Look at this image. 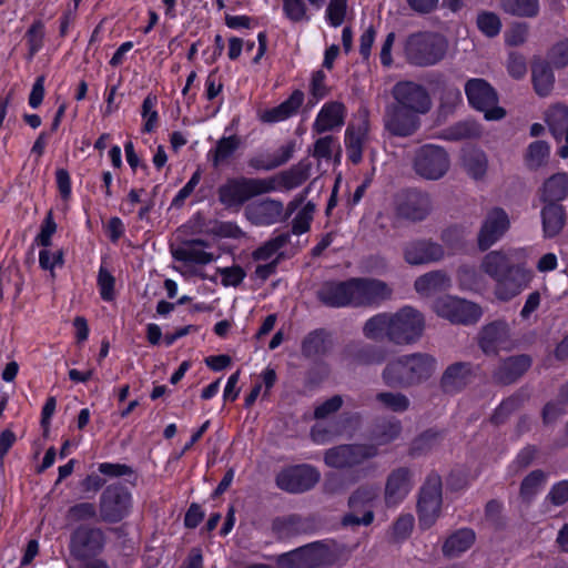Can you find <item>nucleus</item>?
I'll list each match as a JSON object with an SVG mask.
<instances>
[{
    "label": "nucleus",
    "mask_w": 568,
    "mask_h": 568,
    "mask_svg": "<svg viewBox=\"0 0 568 568\" xmlns=\"http://www.w3.org/2000/svg\"><path fill=\"white\" fill-rule=\"evenodd\" d=\"M510 222L507 213L500 207H494L490 210L479 230L477 242L480 251L488 250L509 229Z\"/></svg>",
    "instance_id": "b1692460"
},
{
    "label": "nucleus",
    "mask_w": 568,
    "mask_h": 568,
    "mask_svg": "<svg viewBox=\"0 0 568 568\" xmlns=\"http://www.w3.org/2000/svg\"><path fill=\"white\" fill-rule=\"evenodd\" d=\"M480 268L494 281V294L503 302L519 295L534 277L526 263L517 261L516 250L490 251L484 256Z\"/></svg>",
    "instance_id": "f257e3e1"
},
{
    "label": "nucleus",
    "mask_w": 568,
    "mask_h": 568,
    "mask_svg": "<svg viewBox=\"0 0 568 568\" xmlns=\"http://www.w3.org/2000/svg\"><path fill=\"white\" fill-rule=\"evenodd\" d=\"M114 276L103 266L100 267L98 274V286L102 300L110 302L114 298Z\"/></svg>",
    "instance_id": "13d9d810"
},
{
    "label": "nucleus",
    "mask_w": 568,
    "mask_h": 568,
    "mask_svg": "<svg viewBox=\"0 0 568 568\" xmlns=\"http://www.w3.org/2000/svg\"><path fill=\"white\" fill-rule=\"evenodd\" d=\"M333 554L327 545L315 541L281 556V562L291 568H315L332 562Z\"/></svg>",
    "instance_id": "f8f14e48"
},
{
    "label": "nucleus",
    "mask_w": 568,
    "mask_h": 568,
    "mask_svg": "<svg viewBox=\"0 0 568 568\" xmlns=\"http://www.w3.org/2000/svg\"><path fill=\"white\" fill-rule=\"evenodd\" d=\"M436 312L439 316L455 324H475L481 316V308L466 300L446 296L436 302Z\"/></svg>",
    "instance_id": "dca6fc26"
},
{
    "label": "nucleus",
    "mask_w": 568,
    "mask_h": 568,
    "mask_svg": "<svg viewBox=\"0 0 568 568\" xmlns=\"http://www.w3.org/2000/svg\"><path fill=\"white\" fill-rule=\"evenodd\" d=\"M325 79L326 75L322 70H318L313 73L310 91L314 100L308 101L310 105L316 104L318 100L323 99L328 94V89L325 84Z\"/></svg>",
    "instance_id": "bf43d9fd"
},
{
    "label": "nucleus",
    "mask_w": 568,
    "mask_h": 568,
    "mask_svg": "<svg viewBox=\"0 0 568 568\" xmlns=\"http://www.w3.org/2000/svg\"><path fill=\"white\" fill-rule=\"evenodd\" d=\"M240 139L236 135L223 136L216 143L215 149L209 152V159L214 168L224 163L240 146Z\"/></svg>",
    "instance_id": "a18cd8bd"
},
{
    "label": "nucleus",
    "mask_w": 568,
    "mask_h": 568,
    "mask_svg": "<svg viewBox=\"0 0 568 568\" xmlns=\"http://www.w3.org/2000/svg\"><path fill=\"white\" fill-rule=\"evenodd\" d=\"M501 511L503 504L497 499H490L485 506L486 520H488L497 529H500L505 526Z\"/></svg>",
    "instance_id": "0e129e2a"
},
{
    "label": "nucleus",
    "mask_w": 568,
    "mask_h": 568,
    "mask_svg": "<svg viewBox=\"0 0 568 568\" xmlns=\"http://www.w3.org/2000/svg\"><path fill=\"white\" fill-rule=\"evenodd\" d=\"M510 338L509 325L497 320L485 325L478 334V346L486 355H497Z\"/></svg>",
    "instance_id": "a878e982"
},
{
    "label": "nucleus",
    "mask_w": 568,
    "mask_h": 568,
    "mask_svg": "<svg viewBox=\"0 0 568 568\" xmlns=\"http://www.w3.org/2000/svg\"><path fill=\"white\" fill-rule=\"evenodd\" d=\"M332 341L329 333L324 328L310 332L302 341L301 352L306 358H320L329 353Z\"/></svg>",
    "instance_id": "2f4dec72"
},
{
    "label": "nucleus",
    "mask_w": 568,
    "mask_h": 568,
    "mask_svg": "<svg viewBox=\"0 0 568 568\" xmlns=\"http://www.w3.org/2000/svg\"><path fill=\"white\" fill-rule=\"evenodd\" d=\"M343 358L355 366H377L386 362L388 351L385 346L351 341L342 352Z\"/></svg>",
    "instance_id": "f3484780"
},
{
    "label": "nucleus",
    "mask_w": 568,
    "mask_h": 568,
    "mask_svg": "<svg viewBox=\"0 0 568 568\" xmlns=\"http://www.w3.org/2000/svg\"><path fill=\"white\" fill-rule=\"evenodd\" d=\"M414 286L418 293L430 294L448 288L450 278L445 271H432L417 277Z\"/></svg>",
    "instance_id": "e433bc0d"
},
{
    "label": "nucleus",
    "mask_w": 568,
    "mask_h": 568,
    "mask_svg": "<svg viewBox=\"0 0 568 568\" xmlns=\"http://www.w3.org/2000/svg\"><path fill=\"white\" fill-rule=\"evenodd\" d=\"M501 8L515 17L534 18L539 13V0H501Z\"/></svg>",
    "instance_id": "09e8293b"
},
{
    "label": "nucleus",
    "mask_w": 568,
    "mask_h": 568,
    "mask_svg": "<svg viewBox=\"0 0 568 568\" xmlns=\"http://www.w3.org/2000/svg\"><path fill=\"white\" fill-rule=\"evenodd\" d=\"M344 119L345 105L337 101L327 102L318 112L312 129L315 133L322 134L341 128L344 124Z\"/></svg>",
    "instance_id": "c756f323"
},
{
    "label": "nucleus",
    "mask_w": 568,
    "mask_h": 568,
    "mask_svg": "<svg viewBox=\"0 0 568 568\" xmlns=\"http://www.w3.org/2000/svg\"><path fill=\"white\" fill-rule=\"evenodd\" d=\"M448 49L446 39L436 32L419 31L409 34L404 42L406 61L415 67H432L440 62Z\"/></svg>",
    "instance_id": "20e7f679"
},
{
    "label": "nucleus",
    "mask_w": 568,
    "mask_h": 568,
    "mask_svg": "<svg viewBox=\"0 0 568 568\" xmlns=\"http://www.w3.org/2000/svg\"><path fill=\"white\" fill-rule=\"evenodd\" d=\"M375 398L385 409L394 413H404L410 406L409 398L399 392H379Z\"/></svg>",
    "instance_id": "603ef678"
},
{
    "label": "nucleus",
    "mask_w": 568,
    "mask_h": 568,
    "mask_svg": "<svg viewBox=\"0 0 568 568\" xmlns=\"http://www.w3.org/2000/svg\"><path fill=\"white\" fill-rule=\"evenodd\" d=\"M425 329L424 315L412 306H404L395 313H378L363 326V335L371 341L386 338L397 346L415 344Z\"/></svg>",
    "instance_id": "f03ea898"
},
{
    "label": "nucleus",
    "mask_w": 568,
    "mask_h": 568,
    "mask_svg": "<svg viewBox=\"0 0 568 568\" xmlns=\"http://www.w3.org/2000/svg\"><path fill=\"white\" fill-rule=\"evenodd\" d=\"M464 166L471 178L481 179L487 172V155L481 150H470L464 155Z\"/></svg>",
    "instance_id": "3c124183"
},
{
    "label": "nucleus",
    "mask_w": 568,
    "mask_h": 568,
    "mask_svg": "<svg viewBox=\"0 0 568 568\" xmlns=\"http://www.w3.org/2000/svg\"><path fill=\"white\" fill-rule=\"evenodd\" d=\"M283 1V12L285 17L294 22H303L308 21L310 16L307 14V6L305 0H282ZM311 6L320 9L324 2V0H306Z\"/></svg>",
    "instance_id": "c03bdc74"
},
{
    "label": "nucleus",
    "mask_w": 568,
    "mask_h": 568,
    "mask_svg": "<svg viewBox=\"0 0 568 568\" xmlns=\"http://www.w3.org/2000/svg\"><path fill=\"white\" fill-rule=\"evenodd\" d=\"M414 169L418 175L427 180H438L449 169V156L442 146L423 145L415 153Z\"/></svg>",
    "instance_id": "9d476101"
},
{
    "label": "nucleus",
    "mask_w": 568,
    "mask_h": 568,
    "mask_svg": "<svg viewBox=\"0 0 568 568\" xmlns=\"http://www.w3.org/2000/svg\"><path fill=\"white\" fill-rule=\"evenodd\" d=\"M546 123L556 140L565 138L568 143V106L557 104L549 108L546 112Z\"/></svg>",
    "instance_id": "f704fd0d"
},
{
    "label": "nucleus",
    "mask_w": 568,
    "mask_h": 568,
    "mask_svg": "<svg viewBox=\"0 0 568 568\" xmlns=\"http://www.w3.org/2000/svg\"><path fill=\"white\" fill-rule=\"evenodd\" d=\"M532 83L535 91L540 97L550 93L555 83V75L550 64L546 61H538L531 68Z\"/></svg>",
    "instance_id": "4c0bfd02"
},
{
    "label": "nucleus",
    "mask_w": 568,
    "mask_h": 568,
    "mask_svg": "<svg viewBox=\"0 0 568 568\" xmlns=\"http://www.w3.org/2000/svg\"><path fill=\"white\" fill-rule=\"evenodd\" d=\"M568 196V173L558 172L549 176L542 184L540 201L560 203Z\"/></svg>",
    "instance_id": "72a5a7b5"
},
{
    "label": "nucleus",
    "mask_w": 568,
    "mask_h": 568,
    "mask_svg": "<svg viewBox=\"0 0 568 568\" xmlns=\"http://www.w3.org/2000/svg\"><path fill=\"white\" fill-rule=\"evenodd\" d=\"M383 121L385 130L399 138L413 135L420 126L419 114L393 102L386 106Z\"/></svg>",
    "instance_id": "a211bd4d"
},
{
    "label": "nucleus",
    "mask_w": 568,
    "mask_h": 568,
    "mask_svg": "<svg viewBox=\"0 0 568 568\" xmlns=\"http://www.w3.org/2000/svg\"><path fill=\"white\" fill-rule=\"evenodd\" d=\"M366 138L365 128L349 125L345 132V146L352 163L358 164L363 159V144Z\"/></svg>",
    "instance_id": "79ce46f5"
},
{
    "label": "nucleus",
    "mask_w": 568,
    "mask_h": 568,
    "mask_svg": "<svg viewBox=\"0 0 568 568\" xmlns=\"http://www.w3.org/2000/svg\"><path fill=\"white\" fill-rule=\"evenodd\" d=\"M402 423L397 419L384 420L374 426L371 432L373 445L384 446L397 439L402 434Z\"/></svg>",
    "instance_id": "58836bf2"
},
{
    "label": "nucleus",
    "mask_w": 568,
    "mask_h": 568,
    "mask_svg": "<svg viewBox=\"0 0 568 568\" xmlns=\"http://www.w3.org/2000/svg\"><path fill=\"white\" fill-rule=\"evenodd\" d=\"M548 60L549 64L558 69L568 65V41L556 43L548 53Z\"/></svg>",
    "instance_id": "e2e57ef3"
},
{
    "label": "nucleus",
    "mask_w": 568,
    "mask_h": 568,
    "mask_svg": "<svg viewBox=\"0 0 568 568\" xmlns=\"http://www.w3.org/2000/svg\"><path fill=\"white\" fill-rule=\"evenodd\" d=\"M347 0H331L326 9V18L333 27H339L345 19Z\"/></svg>",
    "instance_id": "052dcab7"
},
{
    "label": "nucleus",
    "mask_w": 568,
    "mask_h": 568,
    "mask_svg": "<svg viewBox=\"0 0 568 568\" xmlns=\"http://www.w3.org/2000/svg\"><path fill=\"white\" fill-rule=\"evenodd\" d=\"M377 497L376 488L362 485L352 493L348 498V507L353 511L365 513L367 509H372L373 501Z\"/></svg>",
    "instance_id": "de8ad7c7"
},
{
    "label": "nucleus",
    "mask_w": 568,
    "mask_h": 568,
    "mask_svg": "<svg viewBox=\"0 0 568 568\" xmlns=\"http://www.w3.org/2000/svg\"><path fill=\"white\" fill-rule=\"evenodd\" d=\"M321 521L315 515L302 516L291 514L276 517L272 521V531L277 539H288L298 535H306L316 531Z\"/></svg>",
    "instance_id": "6ab92c4d"
},
{
    "label": "nucleus",
    "mask_w": 568,
    "mask_h": 568,
    "mask_svg": "<svg viewBox=\"0 0 568 568\" xmlns=\"http://www.w3.org/2000/svg\"><path fill=\"white\" fill-rule=\"evenodd\" d=\"M550 155V146L546 141L530 143L524 155L525 164L529 170H538L547 164Z\"/></svg>",
    "instance_id": "37998d69"
},
{
    "label": "nucleus",
    "mask_w": 568,
    "mask_h": 568,
    "mask_svg": "<svg viewBox=\"0 0 568 568\" xmlns=\"http://www.w3.org/2000/svg\"><path fill=\"white\" fill-rule=\"evenodd\" d=\"M43 23L38 20L34 21L31 27L26 32L24 38L27 39L28 43V54L27 59L31 61L36 53L42 48L43 45V38H44V31H43Z\"/></svg>",
    "instance_id": "5fc2aeb1"
},
{
    "label": "nucleus",
    "mask_w": 568,
    "mask_h": 568,
    "mask_svg": "<svg viewBox=\"0 0 568 568\" xmlns=\"http://www.w3.org/2000/svg\"><path fill=\"white\" fill-rule=\"evenodd\" d=\"M432 211V201L427 193L418 190H407L397 200L396 213L399 217L419 222Z\"/></svg>",
    "instance_id": "4be33fe9"
},
{
    "label": "nucleus",
    "mask_w": 568,
    "mask_h": 568,
    "mask_svg": "<svg viewBox=\"0 0 568 568\" xmlns=\"http://www.w3.org/2000/svg\"><path fill=\"white\" fill-rule=\"evenodd\" d=\"M353 292L354 307L379 306L393 295L386 282L373 277H353Z\"/></svg>",
    "instance_id": "ddd939ff"
},
{
    "label": "nucleus",
    "mask_w": 568,
    "mask_h": 568,
    "mask_svg": "<svg viewBox=\"0 0 568 568\" xmlns=\"http://www.w3.org/2000/svg\"><path fill=\"white\" fill-rule=\"evenodd\" d=\"M532 358L528 354L505 357L491 372V381L496 385L508 386L517 383L531 367Z\"/></svg>",
    "instance_id": "412c9836"
},
{
    "label": "nucleus",
    "mask_w": 568,
    "mask_h": 568,
    "mask_svg": "<svg viewBox=\"0 0 568 568\" xmlns=\"http://www.w3.org/2000/svg\"><path fill=\"white\" fill-rule=\"evenodd\" d=\"M527 399L528 395L524 390H517L511 396L504 399L495 409L490 417L491 423L495 425L504 424L513 413L524 405Z\"/></svg>",
    "instance_id": "a19ab883"
},
{
    "label": "nucleus",
    "mask_w": 568,
    "mask_h": 568,
    "mask_svg": "<svg viewBox=\"0 0 568 568\" xmlns=\"http://www.w3.org/2000/svg\"><path fill=\"white\" fill-rule=\"evenodd\" d=\"M283 211L282 202L266 199L248 204L245 207V216L255 225H271L281 220Z\"/></svg>",
    "instance_id": "cd10ccee"
},
{
    "label": "nucleus",
    "mask_w": 568,
    "mask_h": 568,
    "mask_svg": "<svg viewBox=\"0 0 568 568\" xmlns=\"http://www.w3.org/2000/svg\"><path fill=\"white\" fill-rule=\"evenodd\" d=\"M57 231V224L53 220L52 211H49L41 225L40 233L37 235L36 241L38 244L48 247L51 245V237Z\"/></svg>",
    "instance_id": "338daca9"
},
{
    "label": "nucleus",
    "mask_w": 568,
    "mask_h": 568,
    "mask_svg": "<svg viewBox=\"0 0 568 568\" xmlns=\"http://www.w3.org/2000/svg\"><path fill=\"white\" fill-rule=\"evenodd\" d=\"M304 99V92L296 89L281 104L261 112L260 120L264 123H276L287 120L297 113L303 105Z\"/></svg>",
    "instance_id": "c85d7f7f"
},
{
    "label": "nucleus",
    "mask_w": 568,
    "mask_h": 568,
    "mask_svg": "<svg viewBox=\"0 0 568 568\" xmlns=\"http://www.w3.org/2000/svg\"><path fill=\"white\" fill-rule=\"evenodd\" d=\"M437 369V359L428 353L405 354L389 361L382 371L384 384L407 389L427 382Z\"/></svg>",
    "instance_id": "7ed1b4c3"
},
{
    "label": "nucleus",
    "mask_w": 568,
    "mask_h": 568,
    "mask_svg": "<svg viewBox=\"0 0 568 568\" xmlns=\"http://www.w3.org/2000/svg\"><path fill=\"white\" fill-rule=\"evenodd\" d=\"M404 260L409 265L435 263L444 258V247L432 240H414L405 244Z\"/></svg>",
    "instance_id": "393cba45"
},
{
    "label": "nucleus",
    "mask_w": 568,
    "mask_h": 568,
    "mask_svg": "<svg viewBox=\"0 0 568 568\" xmlns=\"http://www.w3.org/2000/svg\"><path fill=\"white\" fill-rule=\"evenodd\" d=\"M546 500L557 507L565 505L568 501V480L556 483L547 494Z\"/></svg>",
    "instance_id": "774afa93"
},
{
    "label": "nucleus",
    "mask_w": 568,
    "mask_h": 568,
    "mask_svg": "<svg viewBox=\"0 0 568 568\" xmlns=\"http://www.w3.org/2000/svg\"><path fill=\"white\" fill-rule=\"evenodd\" d=\"M443 483L437 473L427 475L417 500L418 523L422 529H429L438 519L443 504Z\"/></svg>",
    "instance_id": "423d86ee"
},
{
    "label": "nucleus",
    "mask_w": 568,
    "mask_h": 568,
    "mask_svg": "<svg viewBox=\"0 0 568 568\" xmlns=\"http://www.w3.org/2000/svg\"><path fill=\"white\" fill-rule=\"evenodd\" d=\"M481 126L473 121L465 120L454 123L443 131V138L448 141H460L467 139H478L481 136Z\"/></svg>",
    "instance_id": "ea45409f"
},
{
    "label": "nucleus",
    "mask_w": 568,
    "mask_h": 568,
    "mask_svg": "<svg viewBox=\"0 0 568 568\" xmlns=\"http://www.w3.org/2000/svg\"><path fill=\"white\" fill-rule=\"evenodd\" d=\"M545 205L541 209V224L544 237L552 239L557 236L566 225L567 213L564 205L560 203L542 202Z\"/></svg>",
    "instance_id": "7c9ffc66"
},
{
    "label": "nucleus",
    "mask_w": 568,
    "mask_h": 568,
    "mask_svg": "<svg viewBox=\"0 0 568 568\" xmlns=\"http://www.w3.org/2000/svg\"><path fill=\"white\" fill-rule=\"evenodd\" d=\"M186 245H191V256L190 262L196 264H209L215 260V256L212 253L202 251L196 248L195 246H207V242L202 239L190 240L185 243Z\"/></svg>",
    "instance_id": "680f3d73"
},
{
    "label": "nucleus",
    "mask_w": 568,
    "mask_h": 568,
    "mask_svg": "<svg viewBox=\"0 0 568 568\" xmlns=\"http://www.w3.org/2000/svg\"><path fill=\"white\" fill-rule=\"evenodd\" d=\"M442 439L440 433L428 429L416 437L409 448V455L412 457H418L427 454L434 447H436Z\"/></svg>",
    "instance_id": "864d4df0"
},
{
    "label": "nucleus",
    "mask_w": 568,
    "mask_h": 568,
    "mask_svg": "<svg viewBox=\"0 0 568 568\" xmlns=\"http://www.w3.org/2000/svg\"><path fill=\"white\" fill-rule=\"evenodd\" d=\"M105 535L99 527L81 525L70 537V552L78 560L98 556L104 548Z\"/></svg>",
    "instance_id": "9b49d317"
},
{
    "label": "nucleus",
    "mask_w": 568,
    "mask_h": 568,
    "mask_svg": "<svg viewBox=\"0 0 568 568\" xmlns=\"http://www.w3.org/2000/svg\"><path fill=\"white\" fill-rule=\"evenodd\" d=\"M548 478V474L542 469L530 471L520 484L519 494L525 501H531L538 491L544 487Z\"/></svg>",
    "instance_id": "49530a36"
},
{
    "label": "nucleus",
    "mask_w": 568,
    "mask_h": 568,
    "mask_svg": "<svg viewBox=\"0 0 568 568\" xmlns=\"http://www.w3.org/2000/svg\"><path fill=\"white\" fill-rule=\"evenodd\" d=\"M474 377L473 364L456 362L448 365L439 379V388L444 394L454 395L462 392Z\"/></svg>",
    "instance_id": "bb28decb"
},
{
    "label": "nucleus",
    "mask_w": 568,
    "mask_h": 568,
    "mask_svg": "<svg viewBox=\"0 0 568 568\" xmlns=\"http://www.w3.org/2000/svg\"><path fill=\"white\" fill-rule=\"evenodd\" d=\"M321 478L320 471L307 464L292 466L276 476V485L291 494H301L311 490Z\"/></svg>",
    "instance_id": "4468645a"
},
{
    "label": "nucleus",
    "mask_w": 568,
    "mask_h": 568,
    "mask_svg": "<svg viewBox=\"0 0 568 568\" xmlns=\"http://www.w3.org/2000/svg\"><path fill=\"white\" fill-rule=\"evenodd\" d=\"M379 455L376 445L367 443L342 444L324 453V463L335 469H349Z\"/></svg>",
    "instance_id": "6e6552de"
},
{
    "label": "nucleus",
    "mask_w": 568,
    "mask_h": 568,
    "mask_svg": "<svg viewBox=\"0 0 568 568\" xmlns=\"http://www.w3.org/2000/svg\"><path fill=\"white\" fill-rule=\"evenodd\" d=\"M414 487V471L406 466L396 467L386 477L384 500L387 507L400 504Z\"/></svg>",
    "instance_id": "aec40b11"
},
{
    "label": "nucleus",
    "mask_w": 568,
    "mask_h": 568,
    "mask_svg": "<svg viewBox=\"0 0 568 568\" xmlns=\"http://www.w3.org/2000/svg\"><path fill=\"white\" fill-rule=\"evenodd\" d=\"M98 516L97 506L84 501L71 506L67 511V519L72 523L94 519Z\"/></svg>",
    "instance_id": "6e6d98bb"
},
{
    "label": "nucleus",
    "mask_w": 568,
    "mask_h": 568,
    "mask_svg": "<svg viewBox=\"0 0 568 568\" xmlns=\"http://www.w3.org/2000/svg\"><path fill=\"white\" fill-rule=\"evenodd\" d=\"M392 95L396 105L417 114L427 113L432 106V100L427 90L413 81H400L392 89Z\"/></svg>",
    "instance_id": "2eb2a0df"
},
{
    "label": "nucleus",
    "mask_w": 568,
    "mask_h": 568,
    "mask_svg": "<svg viewBox=\"0 0 568 568\" xmlns=\"http://www.w3.org/2000/svg\"><path fill=\"white\" fill-rule=\"evenodd\" d=\"M476 540V534L470 528H460L453 532L443 545V555L447 558L459 557L468 550Z\"/></svg>",
    "instance_id": "473e14b6"
},
{
    "label": "nucleus",
    "mask_w": 568,
    "mask_h": 568,
    "mask_svg": "<svg viewBox=\"0 0 568 568\" xmlns=\"http://www.w3.org/2000/svg\"><path fill=\"white\" fill-rule=\"evenodd\" d=\"M156 97L148 95L142 103V116L146 120L143 126L144 132H151L158 122V112L153 110Z\"/></svg>",
    "instance_id": "69168bd1"
},
{
    "label": "nucleus",
    "mask_w": 568,
    "mask_h": 568,
    "mask_svg": "<svg viewBox=\"0 0 568 568\" xmlns=\"http://www.w3.org/2000/svg\"><path fill=\"white\" fill-rule=\"evenodd\" d=\"M132 496L126 486L114 483L106 486L99 498V520L106 524H118L131 510Z\"/></svg>",
    "instance_id": "0eeeda50"
},
{
    "label": "nucleus",
    "mask_w": 568,
    "mask_h": 568,
    "mask_svg": "<svg viewBox=\"0 0 568 568\" xmlns=\"http://www.w3.org/2000/svg\"><path fill=\"white\" fill-rule=\"evenodd\" d=\"M465 93L469 104L485 113L488 121L500 120L506 115L504 108L498 106V94L485 79H470L465 84Z\"/></svg>",
    "instance_id": "1a4fd4ad"
},
{
    "label": "nucleus",
    "mask_w": 568,
    "mask_h": 568,
    "mask_svg": "<svg viewBox=\"0 0 568 568\" xmlns=\"http://www.w3.org/2000/svg\"><path fill=\"white\" fill-rule=\"evenodd\" d=\"M311 169V162L302 160L290 170L283 171L277 178H274L275 183L278 181V184L286 190L295 189L302 185L310 178Z\"/></svg>",
    "instance_id": "c9c22d12"
},
{
    "label": "nucleus",
    "mask_w": 568,
    "mask_h": 568,
    "mask_svg": "<svg viewBox=\"0 0 568 568\" xmlns=\"http://www.w3.org/2000/svg\"><path fill=\"white\" fill-rule=\"evenodd\" d=\"M276 187L274 178H232L219 186L217 196L226 209L239 210L252 197L275 191Z\"/></svg>",
    "instance_id": "39448f33"
},
{
    "label": "nucleus",
    "mask_w": 568,
    "mask_h": 568,
    "mask_svg": "<svg viewBox=\"0 0 568 568\" xmlns=\"http://www.w3.org/2000/svg\"><path fill=\"white\" fill-rule=\"evenodd\" d=\"M317 300L328 307H354L353 277L346 281H326L316 291Z\"/></svg>",
    "instance_id": "5701e85b"
},
{
    "label": "nucleus",
    "mask_w": 568,
    "mask_h": 568,
    "mask_svg": "<svg viewBox=\"0 0 568 568\" xmlns=\"http://www.w3.org/2000/svg\"><path fill=\"white\" fill-rule=\"evenodd\" d=\"M291 234L290 232L281 233L268 241H266L263 245L257 247L252 256L255 261H267L276 253L278 254L280 250L286 246L290 243Z\"/></svg>",
    "instance_id": "8fccbe9b"
},
{
    "label": "nucleus",
    "mask_w": 568,
    "mask_h": 568,
    "mask_svg": "<svg viewBox=\"0 0 568 568\" xmlns=\"http://www.w3.org/2000/svg\"><path fill=\"white\" fill-rule=\"evenodd\" d=\"M479 30L487 37H495L499 33L501 23L499 18L493 12H483L477 17Z\"/></svg>",
    "instance_id": "4d7b16f0"
}]
</instances>
